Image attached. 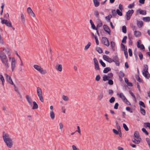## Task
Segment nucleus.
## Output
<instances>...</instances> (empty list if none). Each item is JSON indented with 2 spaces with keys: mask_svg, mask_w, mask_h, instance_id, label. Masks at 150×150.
<instances>
[{
  "mask_svg": "<svg viewBox=\"0 0 150 150\" xmlns=\"http://www.w3.org/2000/svg\"><path fill=\"white\" fill-rule=\"evenodd\" d=\"M94 6L95 7H97L100 5V2L98 0H93Z\"/></svg>",
  "mask_w": 150,
  "mask_h": 150,
  "instance_id": "21",
  "label": "nucleus"
},
{
  "mask_svg": "<svg viewBox=\"0 0 150 150\" xmlns=\"http://www.w3.org/2000/svg\"><path fill=\"white\" fill-rule=\"evenodd\" d=\"M140 111L142 114L143 115H145L146 112L145 110L141 107H140Z\"/></svg>",
  "mask_w": 150,
  "mask_h": 150,
  "instance_id": "31",
  "label": "nucleus"
},
{
  "mask_svg": "<svg viewBox=\"0 0 150 150\" xmlns=\"http://www.w3.org/2000/svg\"><path fill=\"white\" fill-rule=\"evenodd\" d=\"M123 126L124 128L126 131H128L129 130L128 128L125 124L123 123Z\"/></svg>",
  "mask_w": 150,
  "mask_h": 150,
  "instance_id": "48",
  "label": "nucleus"
},
{
  "mask_svg": "<svg viewBox=\"0 0 150 150\" xmlns=\"http://www.w3.org/2000/svg\"><path fill=\"white\" fill-rule=\"evenodd\" d=\"M128 52L129 53V55L130 56H132V52L131 49L130 48H129L128 49Z\"/></svg>",
  "mask_w": 150,
  "mask_h": 150,
  "instance_id": "57",
  "label": "nucleus"
},
{
  "mask_svg": "<svg viewBox=\"0 0 150 150\" xmlns=\"http://www.w3.org/2000/svg\"><path fill=\"white\" fill-rule=\"evenodd\" d=\"M4 75L6 77V79L7 81L11 85H14L11 77L6 74H5Z\"/></svg>",
  "mask_w": 150,
  "mask_h": 150,
  "instance_id": "11",
  "label": "nucleus"
},
{
  "mask_svg": "<svg viewBox=\"0 0 150 150\" xmlns=\"http://www.w3.org/2000/svg\"><path fill=\"white\" fill-rule=\"evenodd\" d=\"M93 61L95 70H99L100 68L99 66L98 62L97 59L96 58H94Z\"/></svg>",
  "mask_w": 150,
  "mask_h": 150,
  "instance_id": "7",
  "label": "nucleus"
},
{
  "mask_svg": "<svg viewBox=\"0 0 150 150\" xmlns=\"http://www.w3.org/2000/svg\"><path fill=\"white\" fill-rule=\"evenodd\" d=\"M111 70V68L110 67H106L105 68L103 71V72L104 73H106L109 71H110Z\"/></svg>",
  "mask_w": 150,
  "mask_h": 150,
  "instance_id": "28",
  "label": "nucleus"
},
{
  "mask_svg": "<svg viewBox=\"0 0 150 150\" xmlns=\"http://www.w3.org/2000/svg\"><path fill=\"white\" fill-rule=\"evenodd\" d=\"M94 15L97 18L99 17V15L98 11L97 10H95L94 11Z\"/></svg>",
  "mask_w": 150,
  "mask_h": 150,
  "instance_id": "47",
  "label": "nucleus"
},
{
  "mask_svg": "<svg viewBox=\"0 0 150 150\" xmlns=\"http://www.w3.org/2000/svg\"><path fill=\"white\" fill-rule=\"evenodd\" d=\"M144 124L150 129V123L149 122L145 123Z\"/></svg>",
  "mask_w": 150,
  "mask_h": 150,
  "instance_id": "64",
  "label": "nucleus"
},
{
  "mask_svg": "<svg viewBox=\"0 0 150 150\" xmlns=\"http://www.w3.org/2000/svg\"><path fill=\"white\" fill-rule=\"evenodd\" d=\"M112 13L113 16H115L116 15L115 10H112Z\"/></svg>",
  "mask_w": 150,
  "mask_h": 150,
  "instance_id": "54",
  "label": "nucleus"
},
{
  "mask_svg": "<svg viewBox=\"0 0 150 150\" xmlns=\"http://www.w3.org/2000/svg\"><path fill=\"white\" fill-rule=\"evenodd\" d=\"M33 67L41 74H45L47 73V71L43 69L39 65L35 64L33 65Z\"/></svg>",
  "mask_w": 150,
  "mask_h": 150,
  "instance_id": "4",
  "label": "nucleus"
},
{
  "mask_svg": "<svg viewBox=\"0 0 150 150\" xmlns=\"http://www.w3.org/2000/svg\"><path fill=\"white\" fill-rule=\"evenodd\" d=\"M134 136L135 138L138 139H140L141 140V138L139 137L140 136L139 132L137 131L135 132L134 133Z\"/></svg>",
  "mask_w": 150,
  "mask_h": 150,
  "instance_id": "19",
  "label": "nucleus"
},
{
  "mask_svg": "<svg viewBox=\"0 0 150 150\" xmlns=\"http://www.w3.org/2000/svg\"><path fill=\"white\" fill-rule=\"evenodd\" d=\"M21 20L23 23H24L25 22V18L24 14L23 13L21 14Z\"/></svg>",
  "mask_w": 150,
  "mask_h": 150,
  "instance_id": "24",
  "label": "nucleus"
},
{
  "mask_svg": "<svg viewBox=\"0 0 150 150\" xmlns=\"http://www.w3.org/2000/svg\"><path fill=\"white\" fill-rule=\"evenodd\" d=\"M132 142L136 144H138L140 142V140L139 139L137 140L135 138L132 139Z\"/></svg>",
  "mask_w": 150,
  "mask_h": 150,
  "instance_id": "29",
  "label": "nucleus"
},
{
  "mask_svg": "<svg viewBox=\"0 0 150 150\" xmlns=\"http://www.w3.org/2000/svg\"><path fill=\"white\" fill-rule=\"evenodd\" d=\"M142 131L143 132L145 133L147 135H148L149 134L148 132H147L146 130L144 128H142Z\"/></svg>",
  "mask_w": 150,
  "mask_h": 150,
  "instance_id": "51",
  "label": "nucleus"
},
{
  "mask_svg": "<svg viewBox=\"0 0 150 150\" xmlns=\"http://www.w3.org/2000/svg\"><path fill=\"white\" fill-rule=\"evenodd\" d=\"M116 13L120 16H122V11H120L118 9L116 10Z\"/></svg>",
  "mask_w": 150,
  "mask_h": 150,
  "instance_id": "40",
  "label": "nucleus"
},
{
  "mask_svg": "<svg viewBox=\"0 0 150 150\" xmlns=\"http://www.w3.org/2000/svg\"><path fill=\"white\" fill-rule=\"evenodd\" d=\"M103 92L100 93L98 96V100H99L100 101L103 98Z\"/></svg>",
  "mask_w": 150,
  "mask_h": 150,
  "instance_id": "22",
  "label": "nucleus"
},
{
  "mask_svg": "<svg viewBox=\"0 0 150 150\" xmlns=\"http://www.w3.org/2000/svg\"><path fill=\"white\" fill-rule=\"evenodd\" d=\"M123 50L124 51L125 55L126 58L127 59L128 57V53L127 51V48H126L125 49V50Z\"/></svg>",
  "mask_w": 150,
  "mask_h": 150,
  "instance_id": "38",
  "label": "nucleus"
},
{
  "mask_svg": "<svg viewBox=\"0 0 150 150\" xmlns=\"http://www.w3.org/2000/svg\"><path fill=\"white\" fill-rule=\"evenodd\" d=\"M119 105V104L118 103H116L115 105L114 106V108L115 109H117L118 108V107Z\"/></svg>",
  "mask_w": 150,
  "mask_h": 150,
  "instance_id": "63",
  "label": "nucleus"
},
{
  "mask_svg": "<svg viewBox=\"0 0 150 150\" xmlns=\"http://www.w3.org/2000/svg\"><path fill=\"white\" fill-rule=\"evenodd\" d=\"M134 35L136 37H137L141 35V33L139 31L136 30L134 32Z\"/></svg>",
  "mask_w": 150,
  "mask_h": 150,
  "instance_id": "30",
  "label": "nucleus"
},
{
  "mask_svg": "<svg viewBox=\"0 0 150 150\" xmlns=\"http://www.w3.org/2000/svg\"><path fill=\"white\" fill-rule=\"evenodd\" d=\"M119 97L121 98L123 100H126L127 101V102H128L129 103V105H130V103L127 100L124 95L122 93H120L119 94Z\"/></svg>",
  "mask_w": 150,
  "mask_h": 150,
  "instance_id": "18",
  "label": "nucleus"
},
{
  "mask_svg": "<svg viewBox=\"0 0 150 150\" xmlns=\"http://www.w3.org/2000/svg\"><path fill=\"white\" fill-rule=\"evenodd\" d=\"M146 141L149 146V148H150V139L148 138H146Z\"/></svg>",
  "mask_w": 150,
  "mask_h": 150,
  "instance_id": "49",
  "label": "nucleus"
},
{
  "mask_svg": "<svg viewBox=\"0 0 150 150\" xmlns=\"http://www.w3.org/2000/svg\"><path fill=\"white\" fill-rule=\"evenodd\" d=\"M115 100V98L114 97H112L109 100V102L111 103H113Z\"/></svg>",
  "mask_w": 150,
  "mask_h": 150,
  "instance_id": "46",
  "label": "nucleus"
},
{
  "mask_svg": "<svg viewBox=\"0 0 150 150\" xmlns=\"http://www.w3.org/2000/svg\"><path fill=\"white\" fill-rule=\"evenodd\" d=\"M143 20L145 22H149L150 21V17L148 16L143 17Z\"/></svg>",
  "mask_w": 150,
  "mask_h": 150,
  "instance_id": "27",
  "label": "nucleus"
},
{
  "mask_svg": "<svg viewBox=\"0 0 150 150\" xmlns=\"http://www.w3.org/2000/svg\"><path fill=\"white\" fill-rule=\"evenodd\" d=\"M124 76V74L123 73L122 71H120L119 73V78L120 79H121L122 77H123Z\"/></svg>",
  "mask_w": 150,
  "mask_h": 150,
  "instance_id": "37",
  "label": "nucleus"
},
{
  "mask_svg": "<svg viewBox=\"0 0 150 150\" xmlns=\"http://www.w3.org/2000/svg\"><path fill=\"white\" fill-rule=\"evenodd\" d=\"M107 78L108 79V80L109 79H112L113 76V74L112 73H109L108 75H107Z\"/></svg>",
  "mask_w": 150,
  "mask_h": 150,
  "instance_id": "33",
  "label": "nucleus"
},
{
  "mask_svg": "<svg viewBox=\"0 0 150 150\" xmlns=\"http://www.w3.org/2000/svg\"><path fill=\"white\" fill-rule=\"evenodd\" d=\"M133 10H129L126 13L127 19V20H129L132 15L134 13Z\"/></svg>",
  "mask_w": 150,
  "mask_h": 150,
  "instance_id": "8",
  "label": "nucleus"
},
{
  "mask_svg": "<svg viewBox=\"0 0 150 150\" xmlns=\"http://www.w3.org/2000/svg\"><path fill=\"white\" fill-rule=\"evenodd\" d=\"M113 132L115 134H118V133L119 132V131H117L116 129H113Z\"/></svg>",
  "mask_w": 150,
  "mask_h": 150,
  "instance_id": "61",
  "label": "nucleus"
},
{
  "mask_svg": "<svg viewBox=\"0 0 150 150\" xmlns=\"http://www.w3.org/2000/svg\"><path fill=\"white\" fill-rule=\"evenodd\" d=\"M137 11L139 12L140 14L142 15H145L146 14V11L145 10H142L141 8L139 9Z\"/></svg>",
  "mask_w": 150,
  "mask_h": 150,
  "instance_id": "20",
  "label": "nucleus"
},
{
  "mask_svg": "<svg viewBox=\"0 0 150 150\" xmlns=\"http://www.w3.org/2000/svg\"><path fill=\"white\" fill-rule=\"evenodd\" d=\"M126 109L127 110L129 111V112H130L131 113L132 112V111L131 110V108H130V107H126Z\"/></svg>",
  "mask_w": 150,
  "mask_h": 150,
  "instance_id": "58",
  "label": "nucleus"
},
{
  "mask_svg": "<svg viewBox=\"0 0 150 150\" xmlns=\"http://www.w3.org/2000/svg\"><path fill=\"white\" fill-rule=\"evenodd\" d=\"M16 62L14 58L13 57L12 59L11 63V67L12 71H13L16 67Z\"/></svg>",
  "mask_w": 150,
  "mask_h": 150,
  "instance_id": "10",
  "label": "nucleus"
},
{
  "mask_svg": "<svg viewBox=\"0 0 150 150\" xmlns=\"http://www.w3.org/2000/svg\"><path fill=\"white\" fill-rule=\"evenodd\" d=\"M127 39V37L126 36L124 37L123 39L122 40V43H126V40Z\"/></svg>",
  "mask_w": 150,
  "mask_h": 150,
  "instance_id": "50",
  "label": "nucleus"
},
{
  "mask_svg": "<svg viewBox=\"0 0 150 150\" xmlns=\"http://www.w3.org/2000/svg\"><path fill=\"white\" fill-rule=\"evenodd\" d=\"M113 59H112V60H113V62L114 61H115L119 60V59H118L117 56V55L114 57Z\"/></svg>",
  "mask_w": 150,
  "mask_h": 150,
  "instance_id": "55",
  "label": "nucleus"
},
{
  "mask_svg": "<svg viewBox=\"0 0 150 150\" xmlns=\"http://www.w3.org/2000/svg\"><path fill=\"white\" fill-rule=\"evenodd\" d=\"M3 137L4 141L7 146L11 148L13 145V141L10 138L9 135L4 132L3 134Z\"/></svg>",
  "mask_w": 150,
  "mask_h": 150,
  "instance_id": "2",
  "label": "nucleus"
},
{
  "mask_svg": "<svg viewBox=\"0 0 150 150\" xmlns=\"http://www.w3.org/2000/svg\"><path fill=\"white\" fill-rule=\"evenodd\" d=\"M99 62L103 67H105L106 66L105 64L103 61L100 59L99 61Z\"/></svg>",
  "mask_w": 150,
  "mask_h": 150,
  "instance_id": "42",
  "label": "nucleus"
},
{
  "mask_svg": "<svg viewBox=\"0 0 150 150\" xmlns=\"http://www.w3.org/2000/svg\"><path fill=\"white\" fill-rule=\"evenodd\" d=\"M59 128L60 129H61L63 127V125L62 122H60L59 124Z\"/></svg>",
  "mask_w": 150,
  "mask_h": 150,
  "instance_id": "59",
  "label": "nucleus"
},
{
  "mask_svg": "<svg viewBox=\"0 0 150 150\" xmlns=\"http://www.w3.org/2000/svg\"><path fill=\"white\" fill-rule=\"evenodd\" d=\"M112 17V16L111 15H109L108 16L105 17V18L106 19H108V21H110V19Z\"/></svg>",
  "mask_w": 150,
  "mask_h": 150,
  "instance_id": "44",
  "label": "nucleus"
},
{
  "mask_svg": "<svg viewBox=\"0 0 150 150\" xmlns=\"http://www.w3.org/2000/svg\"><path fill=\"white\" fill-rule=\"evenodd\" d=\"M1 23L2 24H5L8 27H12V26L10 21H8L5 19H3L2 20Z\"/></svg>",
  "mask_w": 150,
  "mask_h": 150,
  "instance_id": "9",
  "label": "nucleus"
},
{
  "mask_svg": "<svg viewBox=\"0 0 150 150\" xmlns=\"http://www.w3.org/2000/svg\"><path fill=\"white\" fill-rule=\"evenodd\" d=\"M8 58L9 59H8L6 55L3 51L0 52V58L6 69L9 68V63L10 62L11 59V58L10 57H8Z\"/></svg>",
  "mask_w": 150,
  "mask_h": 150,
  "instance_id": "1",
  "label": "nucleus"
},
{
  "mask_svg": "<svg viewBox=\"0 0 150 150\" xmlns=\"http://www.w3.org/2000/svg\"><path fill=\"white\" fill-rule=\"evenodd\" d=\"M122 32L125 33L127 32L126 27L124 25L122 27Z\"/></svg>",
  "mask_w": 150,
  "mask_h": 150,
  "instance_id": "36",
  "label": "nucleus"
},
{
  "mask_svg": "<svg viewBox=\"0 0 150 150\" xmlns=\"http://www.w3.org/2000/svg\"><path fill=\"white\" fill-rule=\"evenodd\" d=\"M96 50V51L100 53H101L103 52L102 49L99 47H97Z\"/></svg>",
  "mask_w": 150,
  "mask_h": 150,
  "instance_id": "39",
  "label": "nucleus"
},
{
  "mask_svg": "<svg viewBox=\"0 0 150 150\" xmlns=\"http://www.w3.org/2000/svg\"><path fill=\"white\" fill-rule=\"evenodd\" d=\"M25 98L29 105L30 106H32V100L31 98L28 95H26Z\"/></svg>",
  "mask_w": 150,
  "mask_h": 150,
  "instance_id": "13",
  "label": "nucleus"
},
{
  "mask_svg": "<svg viewBox=\"0 0 150 150\" xmlns=\"http://www.w3.org/2000/svg\"><path fill=\"white\" fill-rule=\"evenodd\" d=\"M140 40H139L137 42V47L138 48H140L141 50L144 49V47L143 44L140 45Z\"/></svg>",
  "mask_w": 150,
  "mask_h": 150,
  "instance_id": "17",
  "label": "nucleus"
},
{
  "mask_svg": "<svg viewBox=\"0 0 150 150\" xmlns=\"http://www.w3.org/2000/svg\"><path fill=\"white\" fill-rule=\"evenodd\" d=\"M143 71L142 72L143 75L146 78L149 79L150 77V74L148 72V67L147 65H144Z\"/></svg>",
  "mask_w": 150,
  "mask_h": 150,
  "instance_id": "3",
  "label": "nucleus"
},
{
  "mask_svg": "<svg viewBox=\"0 0 150 150\" xmlns=\"http://www.w3.org/2000/svg\"><path fill=\"white\" fill-rule=\"evenodd\" d=\"M98 22L97 25V27H99L102 26L103 25L102 23L99 19H98Z\"/></svg>",
  "mask_w": 150,
  "mask_h": 150,
  "instance_id": "32",
  "label": "nucleus"
},
{
  "mask_svg": "<svg viewBox=\"0 0 150 150\" xmlns=\"http://www.w3.org/2000/svg\"><path fill=\"white\" fill-rule=\"evenodd\" d=\"M107 75H104L103 77V80L104 81H106L107 80H108V79L107 78Z\"/></svg>",
  "mask_w": 150,
  "mask_h": 150,
  "instance_id": "52",
  "label": "nucleus"
},
{
  "mask_svg": "<svg viewBox=\"0 0 150 150\" xmlns=\"http://www.w3.org/2000/svg\"><path fill=\"white\" fill-rule=\"evenodd\" d=\"M111 45L112 49L114 50L115 45V43L113 41H111Z\"/></svg>",
  "mask_w": 150,
  "mask_h": 150,
  "instance_id": "45",
  "label": "nucleus"
},
{
  "mask_svg": "<svg viewBox=\"0 0 150 150\" xmlns=\"http://www.w3.org/2000/svg\"><path fill=\"white\" fill-rule=\"evenodd\" d=\"M27 11L28 14L33 17L35 16V14L30 7H28L27 8Z\"/></svg>",
  "mask_w": 150,
  "mask_h": 150,
  "instance_id": "14",
  "label": "nucleus"
},
{
  "mask_svg": "<svg viewBox=\"0 0 150 150\" xmlns=\"http://www.w3.org/2000/svg\"><path fill=\"white\" fill-rule=\"evenodd\" d=\"M103 58L104 60L109 63H111L113 62V60H112V59L106 55H103Z\"/></svg>",
  "mask_w": 150,
  "mask_h": 150,
  "instance_id": "12",
  "label": "nucleus"
},
{
  "mask_svg": "<svg viewBox=\"0 0 150 150\" xmlns=\"http://www.w3.org/2000/svg\"><path fill=\"white\" fill-rule=\"evenodd\" d=\"M139 105H140L142 106V107H143L144 108L145 107V106L144 105V102H143L142 101H139Z\"/></svg>",
  "mask_w": 150,
  "mask_h": 150,
  "instance_id": "53",
  "label": "nucleus"
},
{
  "mask_svg": "<svg viewBox=\"0 0 150 150\" xmlns=\"http://www.w3.org/2000/svg\"><path fill=\"white\" fill-rule=\"evenodd\" d=\"M37 94L41 102H43L44 100L42 95V89L38 87L37 88Z\"/></svg>",
  "mask_w": 150,
  "mask_h": 150,
  "instance_id": "5",
  "label": "nucleus"
},
{
  "mask_svg": "<svg viewBox=\"0 0 150 150\" xmlns=\"http://www.w3.org/2000/svg\"><path fill=\"white\" fill-rule=\"evenodd\" d=\"M3 50L5 51V52L6 53V54L8 56H10V52L8 48H4Z\"/></svg>",
  "mask_w": 150,
  "mask_h": 150,
  "instance_id": "26",
  "label": "nucleus"
},
{
  "mask_svg": "<svg viewBox=\"0 0 150 150\" xmlns=\"http://www.w3.org/2000/svg\"><path fill=\"white\" fill-rule=\"evenodd\" d=\"M76 132H77L79 134L80 136H81V130L79 126H77V130H76Z\"/></svg>",
  "mask_w": 150,
  "mask_h": 150,
  "instance_id": "34",
  "label": "nucleus"
},
{
  "mask_svg": "<svg viewBox=\"0 0 150 150\" xmlns=\"http://www.w3.org/2000/svg\"><path fill=\"white\" fill-rule=\"evenodd\" d=\"M139 56L140 60H142L143 59V55L141 53L139 52Z\"/></svg>",
  "mask_w": 150,
  "mask_h": 150,
  "instance_id": "56",
  "label": "nucleus"
},
{
  "mask_svg": "<svg viewBox=\"0 0 150 150\" xmlns=\"http://www.w3.org/2000/svg\"><path fill=\"white\" fill-rule=\"evenodd\" d=\"M100 79V77L99 75H97L96 77V80L97 81H99Z\"/></svg>",
  "mask_w": 150,
  "mask_h": 150,
  "instance_id": "62",
  "label": "nucleus"
},
{
  "mask_svg": "<svg viewBox=\"0 0 150 150\" xmlns=\"http://www.w3.org/2000/svg\"><path fill=\"white\" fill-rule=\"evenodd\" d=\"M33 105L32 109L33 110L37 109L38 108V105L35 101L33 102Z\"/></svg>",
  "mask_w": 150,
  "mask_h": 150,
  "instance_id": "23",
  "label": "nucleus"
},
{
  "mask_svg": "<svg viewBox=\"0 0 150 150\" xmlns=\"http://www.w3.org/2000/svg\"><path fill=\"white\" fill-rule=\"evenodd\" d=\"M103 28L105 31L107 32L108 34H110V30L108 26L107 25H103Z\"/></svg>",
  "mask_w": 150,
  "mask_h": 150,
  "instance_id": "15",
  "label": "nucleus"
},
{
  "mask_svg": "<svg viewBox=\"0 0 150 150\" xmlns=\"http://www.w3.org/2000/svg\"><path fill=\"white\" fill-rule=\"evenodd\" d=\"M56 69L59 72L62 71V66L61 64H57L56 65Z\"/></svg>",
  "mask_w": 150,
  "mask_h": 150,
  "instance_id": "16",
  "label": "nucleus"
},
{
  "mask_svg": "<svg viewBox=\"0 0 150 150\" xmlns=\"http://www.w3.org/2000/svg\"><path fill=\"white\" fill-rule=\"evenodd\" d=\"M62 99L66 101H67L68 100L69 98L67 96L64 95H63L62 96Z\"/></svg>",
  "mask_w": 150,
  "mask_h": 150,
  "instance_id": "43",
  "label": "nucleus"
},
{
  "mask_svg": "<svg viewBox=\"0 0 150 150\" xmlns=\"http://www.w3.org/2000/svg\"><path fill=\"white\" fill-rule=\"evenodd\" d=\"M91 45V43L90 42H88V44L85 46L84 50H87L88 49L90 46Z\"/></svg>",
  "mask_w": 150,
  "mask_h": 150,
  "instance_id": "41",
  "label": "nucleus"
},
{
  "mask_svg": "<svg viewBox=\"0 0 150 150\" xmlns=\"http://www.w3.org/2000/svg\"><path fill=\"white\" fill-rule=\"evenodd\" d=\"M108 81V83L109 84L112 85L113 84V81L112 80H111V79H109Z\"/></svg>",
  "mask_w": 150,
  "mask_h": 150,
  "instance_id": "60",
  "label": "nucleus"
},
{
  "mask_svg": "<svg viewBox=\"0 0 150 150\" xmlns=\"http://www.w3.org/2000/svg\"><path fill=\"white\" fill-rule=\"evenodd\" d=\"M50 117L52 120H53L54 118L55 114L53 110L51 111L50 112Z\"/></svg>",
  "mask_w": 150,
  "mask_h": 150,
  "instance_id": "25",
  "label": "nucleus"
},
{
  "mask_svg": "<svg viewBox=\"0 0 150 150\" xmlns=\"http://www.w3.org/2000/svg\"><path fill=\"white\" fill-rule=\"evenodd\" d=\"M101 42L103 44L107 47H108L109 45V41L108 39L105 37H103L102 38Z\"/></svg>",
  "mask_w": 150,
  "mask_h": 150,
  "instance_id": "6",
  "label": "nucleus"
},
{
  "mask_svg": "<svg viewBox=\"0 0 150 150\" xmlns=\"http://www.w3.org/2000/svg\"><path fill=\"white\" fill-rule=\"evenodd\" d=\"M137 25L139 28L141 27L143 25V22L142 21H139L137 22Z\"/></svg>",
  "mask_w": 150,
  "mask_h": 150,
  "instance_id": "35",
  "label": "nucleus"
}]
</instances>
